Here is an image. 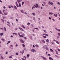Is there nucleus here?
<instances>
[{
	"label": "nucleus",
	"instance_id": "1",
	"mask_svg": "<svg viewBox=\"0 0 60 60\" xmlns=\"http://www.w3.org/2000/svg\"><path fill=\"white\" fill-rule=\"evenodd\" d=\"M41 57L43 59H44V60H47V58H46L44 56H41Z\"/></svg>",
	"mask_w": 60,
	"mask_h": 60
},
{
	"label": "nucleus",
	"instance_id": "2",
	"mask_svg": "<svg viewBox=\"0 0 60 60\" xmlns=\"http://www.w3.org/2000/svg\"><path fill=\"white\" fill-rule=\"evenodd\" d=\"M49 4H50L51 5H52L53 4L52 3V2H51L50 1H49L48 2Z\"/></svg>",
	"mask_w": 60,
	"mask_h": 60
},
{
	"label": "nucleus",
	"instance_id": "3",
	"mask_svg": "<svg viewBox=\"0 0 60 60\" xmlns=\"http://www.w3.org/2000/svg\"><path fill=\"white\" fill-rule=\"evenodd\" d=\"M19 29L20 30H21L22 31H24V32H25V30H24L22 29L20 27H19Z\"/></svg>",
	"mask_w": 60,
	"mask_h": 60
},
{
	"label": "nucleus",
	"instance_id": "4",
	"mask_svg": "<svg viewBox=\"0 0 60 60\" xmlns=\"http://www.w3.org/2000/svg\"><path fill=\"white\" fill-rule=\"evenodd\" d=\"M31 51L33 52V53H34L35 51V50L34 49H32L31 50Z\"/></svg>",
	"mask_w": 60,
	"mask_h": 60
},
{
	"label": "nucleus",
	"instance_id": "5",
	"mask_svg": "<svg viewBox=\"0 0 60 60\" xmlns=\"http://www.w3.org/2000/svg\"><path fill=\"white\" fill-rule=\"evenodd\" d=\"M49 60H53V58L51 57H49Z\"/></svg>",
	"mask_w": 60,
	"mask_h": 60
},
{
	"label": "nucleus",
	"instance_id": "6",
	"mask_svg": "<svg viewBox=\"0 0 60 60\" xmlns=\"http://www.w3.org/2000/svg\"><path fill=\"white\" fill-rule=\"evenodd\" d=\"M20 41L22 43H24V41L22 39H20Z\"/></svg>",
	"mask_w": 60,
	"mask_h": 60
},
{
	"label": "nucleus",
	"instance_id": "7",
	"mask_svg": "<svg viewBox=\"0 0 60 60\" xmlns=\"http://www.w3.org/2000/svg\"><path fill=\"white\" fill-rule=\"evenodd\" d=\"M15 4H16V6H17V7H19V6L18 5V3L17 2H16Z\"/></svg>",
	"mask_w": 60,
	"mask_h": 60
},
{
	"label": "nucleus",
	"instance_id": "8",
	"mask_svg": "<svg viewBox=\"0 0 60 60\" xmlns=\"http://www.w3.org/2000/svg\"><path fill=\"white\" fill-rule=\"evenodd\" d=\"M14 8L15 9H16V10H17V7H16V6H14Z\"/></svg>",
	"mask_w": 60,
	"mask_h": 60
},
{
	"label": "nucleus",
	"instance_id": "9",
	"mask_svg": "<svg viewBox=\"0 0 60 60\" xmlns=\"http://www.w3.org/2000/svg\"><path fill=\"white\" fill-rule=\"evenodd\" d=\"M22 1V0H17V2L18 3H19V2H20Z\"/></svg>",
	"mask_w": 60,
	"mask_h": 60
},
{
	"label": "nucleus",
	"instance_id": "10",
	"mask_svg": "<svg viewBox=\"0 0 60 60\" xmlns=\"http://www.w3.org/2000/svg\"><path fill=\"white\" fill-rule=\"evenodd\" d=\"M4 35V33H0V36H2V35Z\"/></svg>",
	"mask_w": 60,
	"mask_h": 60
},
{
	"label": "nucleus",
	"instance_id": "11",
	"mask_svg": "<svg viewBox=\"0 0 60 60\" xmlns=\"http://www.w3.org/2000/svg\"><path fill=\"white\" fill-rule=\"evenodd\" d=\"M45 49H46V50H49V48L47 47L45 48Z\"/></svg>",
	"mask_w": 60,
	"mask_h": 60
},
{
	"label": "nucleus",
	"instance_id": "12",
	"mask_svg": "<svg viewBox=\"0 0 60 60\" xmlns=\"http://www.w3.org/2000/svg\"><path fill=\"white\" fill-rule=\"evenodd\" d=\"M1 40L3 41H5V40L3 38H2Z\"/></svg>",
	"mask_w": 60,
	"mask_h": 60
},
{
	"label": "nucleus",
	"instance_id": "13",
	"mask_svg": "<svg viewBox=\"0 0 60 60\" xmlns=\"http://www.w3.org/2000/svg\"><path fill=\"white\" fill-rule=\"evenodd\" d=\"M49 39H47L46 40V41H47L48 43H49Z\"/></svg>",
	"mask_w": 60,
	"mask_h": 60
},
{
	"label": "nucleus",
	"instance_id": "14",
	"mask_svg": "<svg viewBox=\"0 0 60 60\" xmlns=\"http://www.w3.org/2000/svg\"><path fill=\"white\" fill-rule=\"evenodd\" d=\"M0 14H2V15H4V14H2V12H1V10H0Z\"/></svg>",
	"mask_w": 60,
	"mask_h": 60
},
{
	"label": "nucleus",
	"instance_id": "15",
	"mask_svg": "<svg viewBox=\"0 0 60 60\" xmlns=\"http://www.w3.org/2000/svg\"><path fill=\"white\" fill-rule=\"evenodd\" d=\"M54 16H55V17H57V15L56 14H54Z\"/></svg>",
	"mask_w": 60,
	"mask_h": 60
},
{
	"label": "nucleus",
	"instance_id": "16",
	"mask_svg": "<svg viewBox=\"0 0 60 60\" xmlns=\"http://www.w3.org/2000/svg\"><path fill=\"white\" fill-rule=\"evenodd\" d=\"M22 37H24L25 36V34H22Z\"/></svg>",
	"mask_w": 60,
	"mask_h": 60
},
{
	"label": "nucleus",
	"instance_id": "17",
	"mask_svg": "<svg viewBox=\"0 0 60 60\" xmlns=\"http://www.w3.org/2000/svg\"><path fill=\"white\" fill-rule=\"evenodd\" d=\"M19 7H21V4H20V3H19Z\"/></svg>",
	"mask_w": 60,
	"mask_h": 60
},
{
	"label": "nucleus",
	"instance_id": "18",
	"mask_svg": "<svg viewBox=\"0 0 60 60\" xmlns=\"http://www.w3.org/2000/svg\"><path fill=\"white\" fill-rule=\"evenodd\" d=\"M4 29L5 31H6V28H5V27H4Z\"/></svg>",
	"mask_w": 60,
	"mask_h": 60
},
{
	"label": "nucleus",
	"instance_id": "19",
	"mask_svg": "<svg viewBox=\"0 0 60 60\" xmlns=\"http://www.w3.org/2000/svg\"><path fill=\"white\" fill-rule=\"evenodd\" d=\"M35 46H36V47H39V46L38 45H35Z\"/></svg>",
	"mask_w": 60,
	"mask_h": 60
},
{
	"label": "nucleus",
	"instance_id": "20",
	"mask_svg": "<svg viewBox=\"0 0 60 60\" xmlns=\"http://www.w3.org/2000/svg\"><path fill=\"white\" fill-rule=\"evenodd\" d=\"M13 34H15V35H17V33H13Z\"/></svg>",
	"mask_w": 60,
	"mask_h": 60
},
{
	"label": "nucleus",
	"instance_id": "21",
	"mask_svg": "<svg viewBox=\"0 0 60 60\" xmlns=\"http://www.w3.org/2000/svg\"><path fill=\"white\" fill-rule=\"evenodd\" d=\"M56 43H57V44H59V42H58V41H56Z\"/></svg>",
	"mask_w": 60,
	"mask_h": 60
},
{
	"label": "nucleus",
	"instance_id": "22",
	"mask_svg": "<svg viewBox=\"0 0 60 60\" xmlns=\"http://www.w3.org/2000/svg\"><path fill=\"white\" fill-rule=\"evenodd\" d=\"M30 23L29 22H28L27 23V25L28 26H29V25H30Z\"/></svg>",
	"mask_w": 60,
	"mask_h": 60
},
{
	"label": "nucleus",
	"instance_id": "23",
	"mask_svg": "<svg viewBox=\"0 0 60 60\" xmlns=\"http://www.w3.org/2000/svg\"><path fill=\"white\" fill-rule=\"evenodd\" d=\"M32 14L33 15V16H35V13H32Z\"/></svg>",
	"mask_w": 60,
	"mask_h": 60
},
{
	"label": "nucleus",
	"instance_id": "24",
	"mask_svg": "<svg viewBox=\"0 0 60 60\" xmlns=\"http://www.w3.org/2000/svg\"><path fill=\"white\" fill-rule=\"evenodd\" d=\"M22 46L23 47H24V48H25V45H24V44H22Z\"/></svg>",
	"mask_w": 60,
	"mask_h": 60
},
{
	"label": "nucleus",
	"instance_id": "25",
	"mask_svg": "<svg viewBox=\"0 0 60 60\" xmlns=\"http://www.w3.org/2000/svg\"><path fill=\"white\" fill-rule=\"evenodd\" d=\"M55 28L56 29V30H57V31H59V29H57L56 28Z\"/></svg>",
	"mask_w": 60,
	"mask_h": 60
},
{
	"label": "nucleus",
	"instance_id": "26",
	"mask_svg": "<svg viewBox=\"0 0 60 60\" xmlns=\"http://www.w3.org/2000/svg\"><path fill=\"white\" fill-rule=\"evenodd\" d=\"M50 50L51 51V52H53V50L52 49H50Z\"/></svg>",
	"mask_w": 60,
	"mask_h": 60
},
{
	"label": "nucleus",
	"instance_id": "27",
	"mask_svg": "<svg viewBox=\"0 0 60 60\" xmlns=\"http://www.w3.org/2000/svg\"><path fill=\"white\" fill-rule=\"evenodd\" d=\"M55 51H56V54H57V55H58V53H57V51H56V50Z\"/></svg>",
	"mask_w": 60,
	"mask_h": 60
},
{
	"label": "nucleus",
	"instance_id": "28",
	"mask_svg": "<svg viewBox=\"0 0 60 60\" xmlns=\"http://www.w3.org/2000/svg\"><path fill=\"white\" fill-rule=\"evenodd\" d=\"M22 27H23V28L24 29H25V27H24V26H23V25H22Z\"/></svg>",
	"mask_w": 60,
	"mask_h": 60
},
{
	"label": "nucleus",
	"instance_id": "29",
	"mask_svg": "<svg viewBox=\"0 0 60 60\" xmlns=\"http://www.w3.org/2000/svg\"><path fill=\"white\" fill-rule=\"evenodd\" d=\"M43 31L44 32H45V33H47V31H46V30H44Z\"/></svg>",
	"mask_w": 60,
	"mask_h": 60
},
{
	"label": "nucleus",
	"instance_id": "30",
	"mask_svg": "<svg viewBox=\"0 0 60 60\" xmlns=\"http://www.w3.org/2000/svg\"><path fill=\"white\" fill-rule=\"evenodd\" d=\"M20 37H23V36L22 35H19Z\"/></svg>",
	"mask_w": 60,
	"mask_h": 60
},
{
	"label": "nucleus",
	"instance_id": "31",
	"mask_svg": "<svg viewBox=\"0 0 60 60\" xmlns=\"http://www.w3.org/2000/svg\"><path fill=\"white\" fill-rule=\"evenodd\" d=\"M27 58H28V57H29V55L28 54L27 55Z\"/></svg>",
	"mask_w": 60,
	"mask_h": 60
},
{
	"label": "nucleus",
	"instance_id": "32",
	"mask_svg": "<svg viewBox=\"0 0 60 60\" xmlns=\"http://www.w3.org/2000/svg\"><path fill=\"white\" fill-rule=\"evenodd\" d=\"M4 14L5 15H7V13H5Z\"/></svg>",
	"mask_w": 60,
	"mask_h": 60
},
{
	"label": "nucleus",
	"instance_id": "33",
	"mask_svg": "<svg viewBox=\"0 0 60 60\" xmlns=\"http://www.w3.org/2000/svg\"><path fill=\"white\" fill-rule=\"evenodd\" d=\"M1 20H2L3 21V23H4V20H3V19H1Z\"/></svg>",
	"mask_w": 60,
	"mask_h": 60
},
{
	"label": "nucleus",
	"instance_id": "34",
	"mask_svg": "<svg viewBox=\"0 0 60 60\" xmlns=\"http://www.w3.org/2000/svg\"><path fill=\"white\" fill-rule=\"evenodd\" d=\"M42 41L43 42V43H45V41L44 40H43Z\"/></svg>",
	"mask_w": 60,
	"mask_h": 60
},
{
	"label": "nucleus",
	"instance_id": "35",
	"mask_svg": "<svg viewBox=\"0 0 60 60\" xmlns=\"http://www.w3.org/2000/svg\"><path fill=\"white\" fill-rule=\"evenodd\" d=\"M0 29H1L2 30H4V29L3 28H1Z\"/></svg>",
	"mask_w": 60,
	"mask_h": 60
},
{
	"label": "nucleus",
	"instance_id": "36",
	"mask_svg": "<svg viewBox=\"0 0 60 60\" xmlns=\"http://www.w3.org/2000/svg\"><path fill=\"white\" fill-rule=\"evenodd\" d=\"M18 54H19V53H18L17 52V53H16L15 55H18Z\"/></svg>",
	"mask_w": 60,
	"mask_h": 60
},
{
	"label": "nucleus",
	"instance_id": "37",
	"mask_svg": "<svg viewBox=\"0 0 60 60\" xmlns=\"http://www.w3.org/2000/svg\"><path fill=\"white\" fill-rule=\"evenodd\" d=\"M43 37L44 38H46V37L45 36H43Z\"/></svg>",
	"mask_w": 60,
	"mask_h": 60
},
{
	"label": "nucleus",
	"instance_id": "38",
	"mask_svg": "<svg viewBox=\"0 0 60 60\" xmlns=\"http://www.w3.org/2000/svg\"><path fill=\"white\" fill-rule=\"evenodd\" d=\"M7 23L8 24H10V22H7Z\"/></svg>",
	"mask_w": 60,
	"mask_h": 60
},
{
	"label": "nucleus",
	"instance_id": "39",
	"mask_svg": "<svg viewBox=\"0 0 60 60\" xmlns=\"http://www.w3.org/2000/svg\"><path fill=\"white\" fill-rule=\"evenodd\" d=\"M36 6L38 7H39V5H38L37 4H36Z\"/></svg>",
	"mask_w": 60,
	"mask_h": 60
},
{
	"label": "nucleus",
	"instance_id": "40",
	"mask_svg": "<svg viewBox=\"0 0 60 60\" xmlns=\"http://www.w3.org/2000/svg\"><path fill=\"white\" fill-rule=\"evenodd\" d=\"M33 20H34L35 21V18L34 17L33 18Z\"/></svg>",
	"mask_w": 60,
	"mask_h": 60
},
{
	"label": "nucleus",
	"instance_id": "41",
	"mask_svg": "<svg viewBox=\"0 0 60 60\" xmlns=\"http://www.w3.org/2000/svg\"><path fill=\"white\" fill-rule=\"evenodd\" d=\"M24 53V50H22V54H23V53Z\"/></svg>",
	"mask_w": 60,
	"mask_h": 60
},
{
	"label": "nucleus",
	"instance_id": "42",
	"mask_svg": "<svg viewBox=\"0 0 60 60\" xmlns=\"http://www.w3.org/2000/svg\"><path fill=\"white\" fill-rule=\"evenodd\" d=\"M1 59H3V56H1Z\"/></svg>",
	"mask_w": 60,
	"mask_h": 60
},
{
	"label": "nucleus",
	"instance_id": "43",
	"mask_svg": "<svg viewBox=\"0 0 60 60\" xmlns=\"http://www.w3.org/2000/svg\"><path fill=\"white\" fill-rule=\"evenodd\" d=\"M33 8H34H34H35L34 7V6H33L32 7L33 10Z\"/></svg>",
	"mask_w": 60,
	"mask_h": 60
},
{
	"label": "nucleus",
	"instance_id": "44",
	"mask_svg": "<svg viewBox=\"0 0 60 60\" xmlns=\"http://www.w3.org/2000/svg\"><path fill=\"white\" fill-rule=\"evenodd\" d=\"M21 11L22 12V13H23L24 12L23 11V10H21Z\"/></svg>",
	"mask_w": 60,
	"mask_h": 60
},
{
	"label": "nucleus",
	"instance_id": "45",
	"mask_svg": "<svg viewBox=\"0 0 60 60\" xmlns=\"http://www.w3.org/2000/svg\"><path fill=\"white\" fill-rule=\"evenodd\" d=\"M5 54H8V52H6Z\"/></svg>",
	"mask_w": 60,
	"mask_h": 60
},
{
	"label": "nucleus",
	"instance_id": "46",
	"mask_svg": "<svg viewBox=\"0 0 60 60\" xmlns=\"http://www.w3.org/2000/svg\"><path fill=\"white\" fill-rule=\"evenodd\" d=\"M24 4V2H22V5H23V4Z\"/></svg>",
	"mask_w": 60,
	"mask_h": 60
},
{
	"label": "nucleus",
	"instance_id": "47",
	"mask_svg": "<svg viewBox=\"0 0 60 60\" xmlns=\"http://www.w3.org/2000/svg\"><path fill=\"white\" fill-rule=\"evenodd\" d=\"M55 56L56 57H58V56H57L56 55H55Z\"/></svg>",
	"mask_w": 60,
	"mask_h": 60
},
{
	"label": "nucleus",
	"instance_id": "48",
	"mask_svg": "<svg viewBox=\"0 0 60 60\" xmlns=\"http://www.w3.org/2000/svg\"><path fill=\"white\" fill-rule=\"evenodd\" d=\"M16 21H17V22H18V21H19V20H18L17 19H16Z\"/></svg>",
	"mask_w": 60,
	"mask_h": 60
},
{
	"label": "nucleus",
	"instance_id": "49",
	"mask_svg": "<svg viewBox=\"0 0 60 60\" xmlns=\"http://www.w3.org/2000/svg\"><path fill=\"white\" fill-rule=\"evenodd\" d=\"M11 41H8V43H10V42Z\"/></svg>",
	"mask_w": 60,
	"mask_h": 60
},
{
	"label": "nucleus",
	"instance_id": "50",
	"mask_svg": "<svg viewBox=\"0 0 60 60\" xmlns=\"http://www.w3.org/2000/svg\"><path fill=\"white\" fill-rule=\"evenodd\" d=\"M58 4L59 5H60V3H59V2H58Z\"/></svg>",
	"mask_w": 60,
	"mask_h": 60
},
{
	"label": "nucleus",
	"instance_id": "51",
	"mask_svg": "<svg viewBox=\"0 0 60 60\" xmlns=\"http://www.w3.org/2000/svg\"><path fill=\"white\" fill-rule=\"evenodd\" d=\"M45 35H46V36H48V34H45Z\"/></svg>",
	"mask_w": 60,
	"mask_h": 60
},
{
	"label": "nucleus",
	"instance_id": "52",
	"mask_svg": "<svg viewBox=\"0 0 60 60\" xmlns=\"http://www.w3.org/2000/svg\"><path fill=\"white\" fill-rule=\"evenodd\" d=\"M52 19V20H53L54 21H55V19Z\"/></svg>",
	"mask_w": 60,
	"mask_h": 60
},
{
	"label": "nucleus",
	"instance_id": "53",
	"mask_svg": "<svg viewBox=\"0 0 60 60\" xmlns=\"http://www.w3.org/2000/svg\"><path fill=\"white\" fill-rule=\"evenodd\" d=\"M7 25H8V26H9V27H10V25H9L8 24H7Z\"/></svg>",
	"mask_w": 60,
	"mask_h": 60
},
{
	"label": "nucleus",
	"instance_id": "54",
	"mask_svg": "<svg viewBox=\"0 0 60 60\" xmlns=\"http://www.w3.org/2000/svg\"><path fill=\"white\" fill-rule=\"evenodd\" d=\"M58 51H60V49H58Z\"/></svg>",
	"mask_w": 60,
	"mask_h": 60
},
{
	"label": "nucleus",
	"instance_id": "55",
	"mask_svg": "<svg viewBox=\"0 0 60 60\" xmlns=\"http://www.w3.org/2000/svg\"><path fill=\"white\" fill-rule=\"evenodd\" d=\"M48 56H50V54H48Z\"/></svg>",
	"mask_w": 60,
	"mask_h": 60
},
{
	"label": "nucleus",
	"instance_id": "56",
	"mask_svg": "<svg viewBox=\"0 0 60 60\" xmlns=\"http://www.w3.org/2000/svg\"><path fill=\"white\" fill-rule=\"evenodd\" d=\"M25 14H27V13H26V12H25Z\"/></svg>",
	"mask_w": 60,
	"mask_h": 60
},
{
	"label": "nucleus",
	"instance_id": "57",
	"mask_svg": "<svg viewBox=\"0 0 60 60\" xmlns=\"http://www.w3.org/2000/svg\"><path fill=\"white\" fill-rule=\"evenodd\" d=\"M35 29H38L37 28H35Z\"/></svg>",
	"mask_w": 60,
	"mask_h": 60
},
{
	"label": "nucleus",
	"instance_id": "58",
	"mask_svg": "<svg viewBox=\"0 0 60 60\" xmlns=\"http://www.w3.org/2000/svg\"><path fill=\"white\" fill-rule=\"evenodd\" d=\"M9 8H11V6H8Z\"/></svg>",
	"mask_w": 60,
	"mask_h": 60
},
{
	"label": "nucleus",
	"instance_id": "59",
	"mask_svg": "<svg viewBox=\"0 0 60 60\" xmlns=\"http://www.w3.org/2000/svg\"><path fill=\"white\" fill-rule=\"evenodd\" d=\"M12 56H10V57H9V58H12Z\"/></svg>",
	"mask_w": 60,
	"mask_h": 60
},
{
	"label": "nucleus",
	"instance_id": "60",
	"mask_svg": "<svg viewBox=\"0 0 60 60\" xmlns=\"http://www.w3.org/2000/svg\"><path fill=\"white\" fill-rule=\"evenodd\" d=\"M33 47H34V48H35V46H34V45H33Z\"/></svg>",
	"mask_w": 60,
	"mask_h": 60
},
{
	"label": "nucleus",
	"instance_id": "61",
	"mask_svg": "<svg viewBox=\"0 0 60 60\" xmlns=\"http://www.w3.org/2000/svg\"><path fill=\"white\" fill-rule=\"evenodd\" d=\"M11 37H13V36H12V35H11Z\"/></svg>",
	"mask_w": 60,
	"mask_h": 60
},
{
	"label": "nucleus",
	"instance_id": "62",
	"mask_svg": "<svg viewBox=\"0 0 60 60\" xmlns=\"http://www.w3.org/2000/svg\"><path fill=\"white\" fill-rule=\"evenodd\" d=\"M24 38L25 39H26V37H24Z\"/></svg>",
	"mask_w": 60,
	"mask_h": 60
},
{
	"label": "nucleus",
	"instance_id": "63",
	"mask_svg": "<svg viewBox=\"0 0 60 60\" xmlns=\"http://www.w3.org/2000/svg\"><path fill=\"white\" fill-rule=\"evenodd\" d=\"M53 41H56V40H55V39H53Z\"/></svg>",
	"mask_w": 60,
	"mask_h": 60
},
{
	"label": "nucleus",
	"instance_id": "64",
	"mask_svg": "<svg viewBox=\"0 0 60 60\" xmlns=\"http://www.w3.org/2000/svg\"><path fill=\"white\" fill-rule=\"evenodd\" d=\"M15 46L16 47H17V46H18V45L17 44H16V45Z\"/></svg>",
	"mask_w": 60,
	"mask_h": 60
}]
</instances>
